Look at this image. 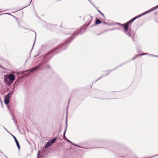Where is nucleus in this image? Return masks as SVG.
Wrapping results in <instances>:
<instances>
[{
	"label": "nucleus",
	"mask_w": 158,
	"mask_h": 158,
	"mask_svg": "<svg viewBox=\"0 0 158 158\" xmlns=\"http://www.w3.org/2000/svg\"><path fill=\"white\" fill-rule=\"evenodd\" d=\"M157 57H158V56H157Z\"/></svg>",
	"instance_id": "5701e85b"
},
{
	"label": "nucleus",
	"mask_w": 158,
	"mask_h": 158,
	"mask_svg": "<svg viewBox=\"0 0 158 158\" xmlns=\"http://www.w3.org/2000/svg\"><path fill=\"white\" fill-rule=\"evenodd\" d=\"M151 9L150 10L144 12L142 14L137 16L136 17H135L134 18L132 19L130 21H128V22L125 23L124 24H122V26H124V28L125 30V32L129 36L133 38L135 36V33L132 31H129L128 33L127 32V31L128 30V28L129 27V24L131 23L132 22H133L136 19L139 18L141 16H142L144 15H145L146 14L148 13L149 12H150L152 11H151Z\"/></svg>",
	"instance_id": "f257e3e1"
},
{
	"label": "nucleus",
	"mask_w": 158,
	"mask_h": 158,
	"mask_svg": "<svg viewBox=\"0 0 158 158\" xmlns=\"http://www.w3.org/2000/svg\"><path fill=\"white\" fill-rule=\"evenodd\" d=\"M30 3H31V2H30V4H28V5H30Z\"/></svg>",
	"instance_id": "4be33fe9"
},
{
	"label": "nucleus",
	"mask_w": 158,
	"mask_h": 158,
	"mask_svg": "<svg viewBox=\"0 0 158 158\" xmlns=\"http://www.w3.org/2000/svg\"><path fill=\"white\" fill-rule=\"evenodd\" d=\"M64 137V138L66 140V139H67V138H66L65 136V135H64H64H63Z\"/></svg>",
	"instance_id": "dca6fc26"
},
{
	"label": "nucleus",
	"mask_w": 158,
	"mask_h": 158,
	"mask_svg": "<svg viewBox=\"0 0 158 158\" xmlns=\"http://www.w3.org/2000/svg\"><path fill=\"white\" fill-rule=\"evenodd\" d=\"M5 157L6 158H8V157L6 156H5Z\"/></svg>",
	"instance_id": "412c9836"
},
{
	"label": "nucleus",
	"mask_w": 158,
	"mask_h": 158,
	"mask_svg": "<svg viewBox=\"0 0 158 158\" xmlns=\"http://www.w3.org/2000/svg\"><path fill=\"white\" fill-rule=\"evenodd\" d=\"M32 0H31V1H32Z\"/></svg>",
	"instance_id": "b1692460"
},
{
	"label": "nucleus",
	"mask_w": 158,
	"mask_h": 158,
	"mask_svg": "<svg viewBox=\"0 0 158 158\" xmlns=\"http://www.w3.org/2000/svg\"><path fill=\"white\" fill-rule=\"evenodd\" d=\"M98 12H99V13H100L102 15H103V16L104 17V15H103V14L102 13H101V12L100 11V10H98Z\"/></svg>",
	"instance_id": "f3484780"
},
{
	"label": "nucleus",
	"mask_w": 158,
	"mask_h": 158,
	"mask_svg": "<svg viewBox=\"0 0 158 158\" xmlns=\"http://www.w3.org/2000/svg\"><path fill=\"white\" fill-rule=\"evenodd\" d=\"M67 122H66V127L64 129V135H65V133L66 132V131L67 130Z\"/></svg>",
	"instance_id": "9d476101"
},
{
	"label": "nucleus",
	"mask_w": 158,
	"mask_h": 158,
	"mask_svg": "<svg viewBox=\"0 0 158 158\" xmlns=\"http://www.w3.org/2000/svg\"><path fill=\"white\" fill-rule=\"evenodd\" d=\"M149 55L157 57V56L154 55L150 54Z\"/></svg>",
	"instance_id": "2eb2a0df"
},
{
	"label": "nucleus",
	"mask_w": 158,
	"mask_h": 158,
	"mask_svg": "<svg viewBox=\"0 0 158 158\" xmlns=\"http://www.w3.org/2000/svg\"><path fill=\"white\" fill-rule=\"evenodd\" d=\"M40 65L37 66L33 69H31L27 70V71L29 73H30L32 72H34L37 70L40 67Z\"/></svg>",
	"instance_id": "39448f33"
},
{
	"label": "nucleus",
	"mask_w": 158,
	"mask_h": 158,
	"mask_svg": "<svg viewBox=\"0 0 158 158\" xmlns=\"http://www.w3.org/2000/svg\"><path fill=\"white\" fill-rule=\"evenodd\" d=\"M101 23V21L99 20L98 19H97L96 20V24H98Z\"/></svg>",
	"instance_id": "6e6552de"
},
{
	"label": "nucleus",
	"mask_w": 158,
	"mask_h": 158,
	"mask_svg": "<svg viewBox=\"0 0 158 158\" xmlns=\"http://www.w3.org/2000/svg\"><path fill=\"white\" fill-rule=\"evenodd\" d=\"M14 139H15V143H16V144L17 145V147L19 149H20V145H19V143L18 142V140H17V139H16V137L14 136L13 135H12Z\"/></svg>",
	"instance_id": "423d86ee"
},
{
	"label": "nucleus",
	"mask_w": 158,
	"mask_h": 158,
	"mask_svg": "<svg viewBox=\"0 0 158 158\" xmlns=\"http://www.w3.org/2000/svg\"><path fill=\"white\" fill-rule=\"evenodd\" d=\"M89 1V0H88Z\"/></svg>",
	"instance_id": "393cba45"
},
{
	"label": "nucleus",
	"mask_w": 158,
	"mask_h": 158,
	"mask_svg": "<svg viewBox=\"0 0 158 158\" xmlns=\"http://www.w3.org/2000/svg\"><path fill=\"white\" fill-rule=\"evenodd\" d=\"M56 138H54L48 141L47 142L45 146V148H48L54 143L56 140Z\"/></svg>",
	"instance_id": "20e7f679"
},
{
	"label": "nucleus",
	"mask_w": 158,
	"mask_h": 158,
	"mask_svg": "<svg viewBox=\"0 0 158 158\" xmlns=\"http://www.w3.org/2000/svg\"><path fill=\"white\" fill-rule=\"evenodd\" d=\"M117 24H119V25H121V24L120 23H118Z\"/></svg>",
	"instance_id": "aec40b11"
},
{
	"label": "nucleus",
	"mask_w": 158,
	"mask_h": 158,
	"mask_svg": "<svg viewBox=\"0 0 158 158\" xmlns=\"http://www.w3.org/2000/svg\"><path fill=\"white\" fill-rule=\"evenodd\" d=\"M67 122H66V127L64 129V135H65V133L66 132V131L67 130Z\"/></svg>",
	"instance_id": "1a4fd4ad"
},
{
	"label": "nucleus",
	"mask_w": 158,
	"mask_h": 158,
	"mask_svg": "<svg viewBox=\"0 0 158 158\" xmlns=\"http://www.w3.org/2000/svg\"><path fill=\"white\" fill-rule=\"evenodd\" d=\"M40 151H39L38 152V153H37V158H38L39 157V156L40 155Z\"/></svg>",
	"instance_id": "4468645a"
},
{
	"label": "nucleus",
	"mask_w": 158,
	"mask_h": 158,
	"mask_svg": "<svg viewBox=\"0 0 158 158\" xmlns=\"http://www.w3.org/2000/svg\"><path fill=\"white\" fill-rule=\"evenodd\" d=\"M4 81L6 83H9L8 79L11 81V83H12L15 80V76L12 74H6L4 76Z\"/></svg>",
	"instance_id": "f03ea898"
},
{
	"label": "nucleus",
	"mask_w": 158,
	"mask_h": 158,
	"mask_svg": "<svg viewBox=\"0 0 158 158\" xmlns=\"http://www.w3.org/2000/svg\"><path fill=\"white\" fill-rule=\"evenodd\" d=\"M66 140L67 142H69L70 143H71V144H73V142H72L71 141H70V140H68V139H66Z\"/></svg>",
	"instance_id": "f8f14e48"
},
{
	"label": "nucleus",
	"mask_w": 158,
	"mask_h": 158,
	"mask_svg": "<svg viewBox=\"0 0 158 158\" xmlns=\"http://www.w3.org/2000/svg\"><path fill=\"white\" fill-rule=\"evenodd\" d=\"M103 23L104 24H106V23H105V22H103Z\"/></svg>",
	"instance_id": "a211bd4d"
},
{
	"label": "nucleus",
	"mask_w": 158,
	"mask_h": 158,
	"mask_svg": "<svg viewBox=\"0 0 158 158\" xmlns=\"http://www.w3.org/2000/svg\"><path fill=\"white\" fill-rule=\"evenodd\" d=\"M13 94V92H10L4 97V102L6 105H7L9 103L10 96H12Z\"/></svg>",
	"instance_id": "7ed1b4c3"
},
{
	"label": "nucleus",
	"mask_w": 158,
	"mask_h": 158,
	"mask_svg": "<svg viewBox=\"0 0 158 158\" xmlns=\"http://www.w3.org/2000/svg\"><path fill=\"white\" fill-rule=\"evenodd\" d=\"M158 156V155H155V156Z\"/></svg>",
	"instance_id": "6ab92c4d"
},
{
	"label": "nucleus",
	"mask_w": 158,
	"mask_h": 158,
	"mask_svg": "<svg viewBox=\"0 0 158 158\" xmlns=\"http://www.w3.org/2000/svg\"><path fill=\"white\" fill-rule=\"evenodd\" d=\"M148 54L147 53L142 54H138V55L135 56V57L134 58H133V59H134L135 58H138L139 56H140L144 55H148Z\"/></svg>",
	"instance_id": "0eeeda50"
},
{
	"label": "nucleus",
	"mask_w": 158,
	"mask_h": 158,
	"mask_svg": "<svg viewBox=\"0 0 158 158\" xmlns=\"http://www.w3.org/2000/svg\"><path fill=\"white\" fill-rule=\"evenodd\" d=\"M72 144L74 145V146H76V147H80L79 146H78V145H77V144H76L75 143H73V144Z\"/></svg>",
	"instance_id": "ddd939ff"
},
{
	"label": "nucleus",
	"mask_w": 158,
	"mask_h": 158,
	"mask_svg": "<svg viewBox=\"0 0 158 158\" xmlns=\"http://www.w3.org/2000/svg\"><path fill=\"white\" fill-rule=\"evenodd\" d=\"M158 8V5L151 9V11H153Z\"/></svg>",
	"instance_id": "9b49d317"
}]
</instances>
